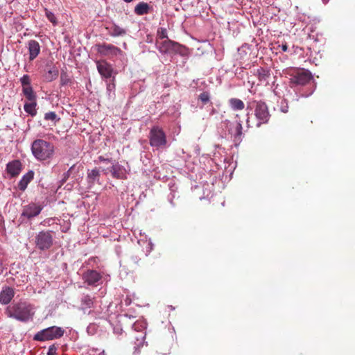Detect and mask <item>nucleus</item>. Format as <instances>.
<instances>
[{
	"label": "nucleus",
	"mask_w": 355,
	"mask_h": 355,
	"mask_svg": "<svg viewBox=\"0 0 355 355\" xmlns=\"http://www.w3.org/2000/svg\"><path fill=\"white\" fill-rule=\"evenodd\" d=\"M283 73L289 78L291 87L308 86V91L302 93L301 96L308 97L313 93L315 85L313 81V76L309 70L290 67L285 69Z\"/></svg>",
	"instance_id": "obj_1"
},
{
	"label": "nucleus",
	"mask_w": 355,
	"mask_h": 355,
	"mask_svg": "<svg viewBox=\"0 0 355 355\" xmlns=\"http://www.w3.org/2000/svg\"><path fill=\"white\" fill-rule=\"evenodd\" d=\"M34 313V307L26 302L12 304L8 306L6 310L8 317L21 322H26L32 319Z\"/></svg>",
	"instance_id": "obj_2"
},
{
	"label": "nucleus",
	"mask_w": 355,
	"mask_h": 355,
	"mask_svg": "<svg viewBox=\"0 0 355 355\" xmlns=\"http://www.w3.org/2000/svg\"><path fill=\"white\" fill-rule=\"evenodd\" d=\"M31 152L35 159L40 161L51 159L54 155V146L44 139H35L31 144Z\"/></svg>",
	"instance_id": "obj_3"
},
{
	"label": "nucleus",
	"mask_w": 355,
	"mask_h": 355,
	"mask_svg": "<svg viewBox=\"0 0 355 355\" xmlns=\"http://www.w3.org/2000/svg\"><path fill=\"white\" fill-rule=\"evenodd\" d=\"M247 110H254V116L257 120V127L268 122L270 114L265 102L255 98H249L248 101Z\"/></svg>",
	"instance_id": "obj_4"
},
{
	"label": "nucleus",
	"mask_w": 355,
	"mask_h": 355,
	"mask_svg": "<svg viewBox=\"0 0 355 355\" xmlns=\"http://www.w3.org/2000/svg\"><path fill=\"white\" fill-rule=\"evenodd\" d=\"M64 329L57 326H52L39 331L33 336L35 341L45 342L59 339L63 336Z\"/></svg>",
	"instance_id": "obj_5"
},
{
	"label": "nucleus",
	"mask_w": 355,
	"mask_h": 355,
	"mask_svg": "<svg viewBox=\"0 0 355 355\" xmlns=\"http://www.w3.org/2000/svg\"><path fill=\"white\" fill-rule=\"evenodd\" d=\"M149 142L152 147L165 148L167 146V138L164 130L157 125L153 126L149 133Z\"/></svg>",
	"instance_id": "obj_6"
},
{
	"label": "nucleus",
	"mask_w": 355,
	"mask_h": 355,
	"mask_svg": "<svg viewBox=\"0 0 355 355\" xmlns=\"http://www.w3.org/2000/svg\"><path fill=\"white\" fill-rule=\"evenodd\" d=\"M53 238L51 231H41L35 237V247L41 251L50 249L53 245Z\"/></svg>",
	"instance_id": "obj_7"
},
{
	"label": "nucleus",
	"mask_w": 355,
	"mask_h": 355,
	"mask_svg": "<svg viewBox=\"0 0 355 355\" xmlns=\"http://www.w3.org/2000/svg\"><path fill=\"white\" fill-rule=\"evenodd\" d=\"M96 49L98 53L102 56L112 58L116 56L123 55V52L117 46L107 43L97 44Z\"/></svg>",
	"instance_id": "obj_8"
},
{
	"label": "nucleus",
	"mask_w": 355,
	"mask_h": 355,
	"mask_svg": "<svg viewBox=\"0 0 355 355\" xmlns=\"http://www.w3.org/2000/svg\"><path fill=\"white\" fill-rule=\"evenodd\" d=\"M96 64L98 72L101 76V78L105 81L112 78V77H115L113 75L114 69L112 64L107 62L105 60H96Z\"/></svg>",
	"instance_id": "obj_9"
},
{
	"label": "nucleus",
	"mask_w": 355,
	"mask_h": 355,
	"mask_svg": "<svg viewBox=\"0 0 355 355\" xmlns=\"http://www.w3.org/2000/svg\"><path fill=\"white\" fill-rule=\"evenodd\" d=\"M101 279V273L95 270H87L83 274V279L89 286H97Z\"/></svg>",
	"instance_id": "obj_10"
},
{
	"label": "nucleus",
	"mask_w": 355,
	"mask_h": 355,
	"mask_svg": "<svg viewBox=\"0 0 355 355\" xmlns=\"http://www.w3.org/2000/svg\"><path fill=\"white\" fill-rule=\"evenodd\" d=\"M42 209L43 207L40 204L33 202L29 203L23 207L21 216H24L28 219L34 218L41 213Z\"/></svg>",
	"instance_id": "obj_11"
},
{
	"label": "nucleus",
	"mask_w": 355,
	"mask_h": 355,
	"mask_svg": "<svg viewBox=\"0 0 355 355\" xmlns=\"http://www.w3.org/2000/svg\"><path fill=\"white\" fill-rule=\"evenodd\" d=\"M23 166L19 159H14L6 164V171L10 178L17 177L21 172Z\"/></svg>",
	"instance_id": "obj_12"
},
{
	"label": "nucleus",
	"mask_w": 355,
	"mask_h": 355,
	"mask_svg": "<svg viewBox=\"0 0 355 355\" xmlns=\"http://www.w3.org/2000/svg\"><path fill=\"white\" fill-rule=\"evenodd\" d=\"M146 324L143 321H137L132 324V329L138 332H141V335L139 336L135 337L137 340L135 348V352L137 351L138 347H140L143 345L144 339L145 338V333L143 332V330L146 329Z\"/></svg>",
	"instance_id": "obj_13"
},
{
	"label": "nucleus",
	"mask_w": 355,
	"mask_h": 355,
	"mask_svg": "<svg viewBox=\"0 0 355 355\" xmlns=\"http://www.w3.org/2000/svg\"><path fill=\"white\" fill-rule=\"evenodd\" d=\"M157 46L162 53H168L172 51H177L179 46L178 44L169 40H165L162 42H157Z\"/></svg>",
	"instance_id": "obj_14"
},
{
	"label": "nucleus",
	"mask_w": 355,
	"mask_h": 355,
	"mask_svg": "<svg viewBox=\"0 0 355 355\" xmlns=\"http://www.w3.org/2000/svg\"><path fill=\"white\" fill-rule=\"evenodd\" d=\"M114 178L119 180L127 179L128 171L124 166L119 164V163L112 164L110 168H108Z\"/></svg>",
	"instance_id": "obj_15"
},
{
	"label": "nucleus",
	"mask_w": 355,
	"mask_h": 355,
	"mask_svg": "<svg viewBox=\"0 0 355 355\" xmlns=\"http://www.w3.org/2000/svg\"><path fill=\"white\" fill-rule=\"evenodd\" d=\"M29 60H35L40 53V46L36 40H31L28 42Z\"/></svg>",
	"instance_id": "obj_16"
},
{
	"label": "nucleus",
	"mask_w": 355,
	"mask_h": 355,
	"mask_svg": "<svg viewBox=\"0 0 355 355\" xmlns=\"http://www.w3.org/2000/svg\"><path fill=\"white\" fill-rule=\"evenodd\" d=\"M14 290L10 287H6L0 293V302L3 304H8L14 297Z\"/></svg>",
	"instance_id": "obj_17"
},
{
	"label": "nucleus",
	"mask_w": 355,
	"mask_h": 355,
	"mask_svg": "<svg viewBox=\"0 0 355 355\" xmlns=\"http://www.w3.org/2000/svg\"><path fill=\"white\" fill-rule=\"evenodd\" d=\"M100 175V171L97 168L87 171V180L89 184V187L91 188L96 182H99Z\"/></svg>",
	"instance_id": "obj_18"
},
{
	"label": "nucleus",
	"mask_w": 355,
	"mask_h": 355,
	"mask_svg": "<svg viewBox=\"0 0 355 355\" xmlns=\"http://www.w3.org/2000/svg\"><path fill=\"white\" fill-rule=\"evenodd\" d=\"M34 178V172L33 171H28L24 174L20 181L18 183V189L20 191H25L27 188L28 184L33 180Z\"/></svg>",
	"instance_id": "obj_19"
},
{
	"label": "nucleus",
	"mask_w": 355,
	"mask_h": 355,
	"mask_svg": "<svg viewBox=\"0 0 355 355\" xmlns=\"http://www.w3.org/2000/svg\"><path fill=\"white\" fill-rule=\"evenodd\" d=\"M108 33L112 37L123 36L126 35L127 31L116 24H112L106 27Z\"/></svg>",
	"instance_id": "obj_20"
},
{
	"label": "nucleus",
	"mask_w": 355,
	"mask_h": 355,
	"mask_svg": "<svg viewBox=\"0 0 355 355\" xmlns=\"http://www.w3.org/2000/svg\"><path fill=\"white\" fill-rule=\"evenodd\" d=\"M151 7L145 2H139L135 7V13L137 15H144L148 14L150 12Z\"/></svg>",
	"instance_id": "obj_21"
},
{
	"label": "nucleus",
	"mask_w": 355,
	"mask_h": 355,
	"mask_svg": "<svg viewBox=\"0 0 355 355\" xmlns=\"http://www.w3.org/2000/svg\"><path fill=\"white\" fill-rule=\"evenodd\" d=\"M254 75L257 76L259 82H266L270 76V71L266 68L260 67L256 70Z\"/></svg>",
	"instance_id": "obj_22"
},
{
	"label": "nucleus",
	"mask_w": 355,
	"mask_h": 355,
	"mask_svg": "<svg viewBox=\"0 0 355 355\" xmlns=\"http://www.w3.org/2000/svg\"><path fill=\"white\" fill-rule=\"evenodd\" d=\"M58 74L59 71L58 68L53 66L46 71L44 75V78L46 82H51L58 78Z\"/></svg>",
	"instance_id": "obj_23"
},
{
	"label": "nucleus",
	"mask_w": 355,
	"mask_h": 355,
	"mask_svg": "<svg viewBox=\"0 0 355 355\" xmlns=\"http://www.w3.org/2000/svg\"><path fill=\"white\" fill-rule=\"evenodd\" d=\"M94 298L89 295H83L80 300L82 309L85 310L92 308L94 304Z\"/></svg>",
	"instance_id": "obj_24"
},
{
	"label": "nucleus",
	"mask_w": 355,
	"mask_h": 355,
	"mask_svg": "<svg viewBox=\"0 0 355 355\" xmlns=\"http://www.w3.org/2000/svg\"><path fill=\"white\" fill-rule=\"evenodd\" d=\"M36 106V101H30V103H26L24 104V109L25 112L31 116H35L37 114Z\"/></svg>",
	"instance_id": "obj_25"
},
{
	"label": "nucleus",
	"mask_w": 355,
	"mask_h": 355,
	"mask_svg": "<svg viewBox=\"0 0 355 355\" xmlns=\"http://www.w3.org/2000/svg\"><path fill=\"white\" fill-rule=\"evenodd\" d=\"M229 103L231 108L235 111L242 110L245 107L244 103L239 98H232L230 99Z\"/></svg>",
	"instance_id": "obj_26"
},
{
	"label": "nucleus",
	"mask_w": 355,
	"mask_h": 355,
	"mask_svg": "<svg viewBox=\"0 0 355 355\" xmlns=\"http://www.w3.org/2000/svg\"><path fill=\"white\" fill-rule=\"evenodd\" d=\"M22 93L28 101H36V94L31 86L26 87H24V88H22Z\"/></svg>",
	"instance_id": "obj_27"
},
{
	"label": "nucleus",
	"mask_w": 355,
	"mask_h": 355,
	"mask_svg": "<svg viewBox=\"0 0 355 355\" xmlns=\"http://www.w3.org/2000/svg\"><path fill=\"white\" fill-rule=\"evenodd\" d=\"M44 119L46 121H51L55 123L57 121L60 120V118L58 116L55 112H49L44 114Z\"/></svg>",
	"instance_id": "obj_28"
},
{
	"label": "nucleus",
	"mask_w": 355,
	"mask_h": 355,
	"mask_svg": "<svg viewBox=\"0 0 355 355\" xmlns=\"http://www.w3.org/2000/svg\"><path fill=\"white\" fill-rule=\"evenodd\" d=\"M242 124L241 123V121H239L237 122L235 128H234V130L233 132H232V134L234 135V137H235V139H240L241 137L242 136Z\"/></svg>",
	"instance_id": "obj_29"
},
{
	"label": "nucleus",
	"mask_w": 355,
	"mask_h": 355,
	"mask_svg": "<svg viewBox=\"0 0 355 355\" xmlns=\"http://www.w3.org/2000/svg\"><path fill=\"white\" fill-rule=\"evenodd\" d=\"M45 15L49 21H51L54 26L57 25V18L52 12L45 9Z\"/></svg>",
	"instance_id": "obj_30"
},
{
	"label": "nucleus",
	"mask_w": 355,
	"mask_h": 355,
	"mask_svg": "<svg viewBox=\"0 0 355 355\" xmlns=\"http://www.w3.org/2000/svg\"><path fill=\"white\" fill-rule=\"evenodd\" d=\"M198 99L203 103L206 104L210 101V94L208 92H203L201 93L199 96Z\"/></svg>",
	"instance_id": "obj_31"
},
{
	"label": "nucleus",
	"mask_w": 355,
	"mask_h": 355,
	"mask_svg": "<svg viewBox=\"0 0 355 355\" xmlns=\"http://www.w3.org/2000/svg\"><path fill=\"white\" fill-rule=\"evenodd\" d=\"M20 83L21 84L22 88H24V87H26L31 86V81L30 76L27 74L24 75L20 78Z\"/></svg>",
	"instance_id": "obj_32"
},
{
	"label": "nucleus",
	"mask_w": 355,
	"mask_h": 355,
	"mask_svg": "<svg viewBox=\"0 0 355 355\" xmlns=\"http://www.w3.org/2000/svg\"><path fill=\"white\" fill-rule=\"evenodd\" d=\"M114 80L115 77H112V78L109 79L107 81H105L107 85V92H109V94H110L111 92H113L115 89Z\"/></svg>",
	"instance_id": "obj_33"
},
{
	"label": "nucleus",
	"mask_w": 355,
	"mask_h": 355,
	"mask_svg": "<svg viewBox=\"0 0 355 355\" xmlns=\"http://www.w3.org/2000/svg\"><path fill=\"white\" fill-rule=\"evenodd\" d=\"M279 110L283 113H287L288 111V105L286 99L284 98L282 100L279 105Z\"/></svg>",
	"instance_id": "obj_34"
},
{
	"label": "nucleus",
	"mask_w": 355,
	"mask_h": 355,
	"mask_svg": "<svg viewBox=\"0 0 355 355\" xmlns=\"http://www.w3.org/2000/svg\"><path fill=\"white\" fill-rule=\"evenodd\" d=\"M157 37L161 40L167 39L168 36L166 29L164 28H159L157 31Z\"/></svg>",
	"instance_id": "obj_35"
},
{
	"label": "nucleus",
	"mask_w": 355,
	"mask_h": 355,
	"mask_svg": "<svg viewBox=\"0 0 355 355\" xmlns=\"http://www.w3.org/2000/svg\"><path fill=\"white\" fill-rule=\"evenodd\" d=\"M97 326L94 323L89 324L87 327V332L89 335H94L97 331Z\"/></svg>",
	"instance_id": "obj_36"
},
{
	"label": "nucleus",
	"mask_w": 355,
	"mask_h": 355,
	"mask_svg": "<svg viewBox=\"0 0 355 355\" xmlns=\"http://www.w3.org/2000/svg\"><path fill=\"white\" fill-rule=\"evenodd\" d=\"M74 168H75V166L73 165L71 167H70V168L66 173H64L63 174V177L61 180L62 183L65 182L68 180L71 173L73 171Z\"/></svg>",
	"instance_id": "obj_37"
},
{
	"label": "nucleus",
	"mask_w": 355,
	"mask_h": 355,
	"mask_svg": "<svg viewBox=\"0 0 355 355\" xmlns=\"http://www.w3.org/2000/svg\"><path fill=\"white\" fill-rule=\"evenodd\" d=\"M58 347L55 345H51L49 347L47 355H57Z\"/></svg>",
	"instance_id": "obj_38"
},
{
	"label": "nucleus",
	"mask_w": 355,
	"mask_h": 355,
	"mask_svg": "<svg viewBox=\"0 0 355 355\" xmlns=\"http://www.w3.org/2000/svg\"><path fill=\"white\" fill-rule=\"evenodd\" d=\"M69 78L65 73H62L60 76V83L62 85H64L68 84L69 82Z\"/></svg>",
	"instance_id": "obj_39"
},
{
	"label": "nucleus",
	"mask_w": 355,
	"mask_h": 355,
	"mask_svg": "<svg viewBox=\"0 0 355 355\" xmlns=\"http://www.w3.org/2000/svg\"><path fill=\"white\" fill-rule=\"evenodd\" d=\"M113 332L114 334L121 335L123 333V329L120 325H116L113 328Z\"/></svg>",
	"instance_id": "obj_40"
},
{
	"label": "nucleus",
	"mask_w": 355,
	"mask_h": 355,
	"mask_svg": "<svg viewBox=\"0 0 355 355\" xmlns=\"http://www.w3.org/2000/svg\"><path fill=\"white\" fill-rule=\"evenodd\" d=\"M98 160H99L100 162L111 163L112 164H113V162H112V159H108V158H104V157H102V156L98 157Z\"/></svg>",
	"instance_id": "obj_41"
},
{
	"label": "nucleus",
	"mask_w": 355,
	"mask_h": 355,
	"mask_svg": "<svg viewBox=\"0 0 355 355\" xmlns=\"http://www.w3.org/2000/svg\"><path fill=\"white\" fill-rule=\"evenodd\" d=\"M279 46L281 47L282 50L284 52H286L288 51V46H287L286 44H283Z\"/></svg>",
	"instance_id": "obj_42"
},
{
	"label": "nucleus",
	"mask_w": 355,
	"mask_h": 355,
	"mask_svg": "<svg viewBox=\"0 0 355 355\" xmlns=\"http://www.w3.org/2000/svg\"><path fill=\"white\" fill-rule=\"evenodd\" d=\"M126 3H130L131 1H132L133 0H123Z\"/></svg>",
	"instance_id": "obj_43"
},
{
	"label": "nucleus",
	"mask_w": 355,
	"mask_h": 355,
	"mask_svg": "<svg viewBox=\"0 0 355 355\" xmlns=\"http://www.w3.org/2000/svg\"><path fill=\"white\" fill-rule=\"evenodd\" d=\"M322 1L324 3H327L329 1V0H322Z\"/></svg>",
	"instance_id": "obj_44"
},
{
	"label": "nucleus",
	"mask_w": 355,
	"mask_h": 355,
	"mask_svg": "<svg viewBox=\"0 0 355 355\" xmlns=\"http://www.w3.org/2000/svg\"><path fill=\"white\" fill-rule=\"evenodd\" d=\"M215 112V110L213 108L211 110V114H214Z\"/></svg>",
	"instance_id": "obj_45"
}]
</instances>
